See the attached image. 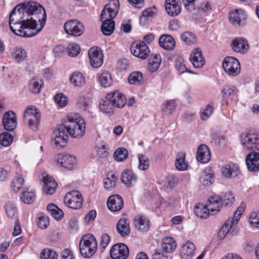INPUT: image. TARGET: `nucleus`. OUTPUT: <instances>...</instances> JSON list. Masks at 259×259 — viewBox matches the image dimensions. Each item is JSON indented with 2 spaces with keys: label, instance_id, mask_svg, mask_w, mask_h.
I'll list each match as a JSON object with an SVG mask.
<instances>
[{
  "label": "nucleus",
  "instance_id": "f257e3e1",
  "mask_svg": "<svg viewBox=\"0 0 259 259\" xmlns=\"http://www.w3.org/2000/svg\"><path fill=\"white\" fill-rule=\"evenodd\" d=\"M46 13L38 3L30 2L18 5L9 16V26L15 34L29 37L37 34L45 25Z\"/></svg>",
  "mask_w": 259,
  "mask_h": 259
},
{
  "label": "nucleus",
  "instance_id": "f03ea898",
  "mask_svg": "<svg viewBox=\"0 0 259 259\" xmlns=\"http://www.w3.org/2000/svg\"><path fill=\"white\" fill-rule=\"evenodd\" d=\"M85 130L83 118L77 113H71L64 119L62 124L58 126L54 131L52 144L56 148L65 146L67 135L65 130L72 138H79L83 136Z\"/></svg>",
  "mask_w": 259,
  "mask_h": 259
},
{
  "label": "nucleus",
  "instance_id": "7ed1b4c3",
  "mask_svg": "<svg viewBox=\"0 0 259 259\" xmlns=\"http://www.w3.org/2000/svg\"><path fill=\"white\" fill-rule=\"evenodd\" d=\"M97 242L95 237L91 234L83 236L79 243V250L81 255L85 257H90L96 252Z\"/></svg>",
  "mask_w": 259,
  "mask_h": 259
},
{
  "label": "nucleus",
  "instance_id": "20e7f679",
  "mask_svg": "<svg viewBox=\"0 0 259 259\" xmlns=\"http://www.w3.org/2000/svg\"><path fill=\"white\" fill-rule=\"evenodd\" d=\"M40 118L41 115L39 110L34 106H28L23 113L24 122L34 131L38 130Z\"/></svg>",
  "mask_w": 259,
  "mask_h": 259
},
{
  "label": "nucleus",
  "instance_id": "39448f33",
  "mask_svg": "<svg viewBox=\"0 0 259 259\" xmlns=\"http://www.w3.org/2000/svg\"><path fill=\"white\" fill-rule=\"evenodd\" d=\"M243 148L247 150L259 151V134L256 132L243 133L240 136Z\"/></svg>",
  "mask_w": 259,
  "mask_h": 259
},
{
  "label": "nucleus",
  "instance_id": "423d86ee",
  "mask_svg": "<svg viewBox=\"0 0 259 259\" xmlns=\"http://www.w3.org/2000/svg\"><path fill=\"white\" fill-rule=\"evenodd\" d=\"M119 5L118 0H109L101 12V21L113 20L118 13Z\"/></svg>",
  "mask_w": 259,
  "mask_h": 259
},
{
  "label": "nucleus",
  "instance_id": "0eeeda50",
  "mask_svg": "<svg viewBox=\"0 0 259 259\" xmlns=\"http://www.w3.org/2000/svg\"><path fill=\"white\" fill-rule=\"evenodd\" d=\"M223 67L225 71L230 76H236L240 72L239 61L233 57H226L223 62Z\"/></svg>",
  "mask_w": 259,
  "mask_h": 259
},
{
  "label": "nucleus",
  "instance_id": "6e6552de",
  "mask_svg": "<svg viewBox=\"0 0 259 259\" xmlns=\"http://www.w3.org/2000/svg\"><path fill=\"white\" fill-rule=\"evenodd\" d=\"M245 204H241L237 208L235 211L233 218L231 220H229L222 228L221 230L219 232V236L220 237H224L229 231L230 229L232 227L237 224L239 220L240 219L241 214L244 212L245 210Z\"/></svg>",
  "mask_w": 259,
  "mask_h": 259
},
{
  "label": "nucleus",
  "instance_id": "1a4fd4ad",
  "mask_svg": "<svg viewBox=\"0 0 259 259\" xmlns=\"http://www.w3.org/2000/svg\"><path fill=\"white\" fill-rule=\"evenodd\" d=\"M64 201L68 206L74 209L81 208L83 202L81 194L76 190L68 192L64 197Z\"/></svg>",
  "mask_w": 259,
  "mask_h": 259
},
{
  "label": "nucleus",
  "instance_id": "9d476101",
  "mask_svg": "<svg viewBox=\"0 0 259 259\" xmlns=\"http://www.w3.org/2000/svg\"><path fill=\"white\" fill-rule=\"evenodd\" d=\"M65 32L71 35L78 36L84 31L83 25L76 20H71L66 22L64 26Z\"/></svg>",
  "mask_w": 259,
  "mask_h": 259
},
{
  "label": "nucleus",
  "instance_id": "9b49d317",
  "mask_svg": "<svg viewBox=\"0 0 259 259\" xmlns=\"http://www.w3.org/2000/svg\"><path fill=\"white\" fill-rule=\"evenodd\" d=\"M131 51L133 55L142 59L147 58L150 54L148 47L144 42H133L131 46Z\"/></svg>",
  "mask_w": 259,
  "mask_h": 259
},
{
  "label": "nucleus",
  "instance_id": "f8f14e48",
  "mask_svg": "<svg viewBox=\"0 0 259 259\" xmlns=\"http://www.w3.org/2000/svg\"><path fill=\"white\" fill-rule=\"evenodd\" d=\"M88 56L91 66L94 68L100 67L103 63V54L101 49L92 47L88 52Z\"/></svg>",
  "mask_w": 259,
  "mask_h": 259
},
{
  "label": "nucleus",
  "instance_id": "ddd939ff",
  "mask_svg": "<svg viewBox=\"0 0 259 259\" xmlns=\"http://www.w3.org/2000/svg\"><path fill=\"white\" fill-rule=\"evenodd\" d=\"M112 259H126L129 254L127 246L123 243L114 245L110 251Z\"/></svg>",
  "mask_w": 259,
  "mask_h": 259
},
{
  "label": "nucleus",
  "instance_id": "4468645a",
  "mask_svg": "<svg viewBox=\"0 0 259 259\" xmlns=\"http://www.w3.org/2000/svg\"><path fill=\"white\" fill-rule=\"evenodd\" d=\"M245 162L248 170L250 172L259 171V152H251L246 155Z\"/></svg>",
  "mask_w": 259,
  "mask_h": 259
},
{
  "label": "nucleus",
  "instance_id": "2eb2a0df",
  "mask_svg": "<svg viewBox=\"0 0 259 259\" xmlns=\"http://www.w3.org/2000/svg\"><path fill=\"white\" fill-rule=\"evenodd\" d=\"M231 46L233 51L241 54L246 53L249 48L247 40L243 37H236L232 40Z\"/></svg>",
  "mask_w": 259,
  "mask_h": 259
},
{
  "label": "nucleus",
  "instance_id": "dca6fc26",
  "mask_svg": "<svg viewBox=\"0 0 259 259\" xmlns=\"http://www.w3.org/2000/svg\"><path fill=\"white\" fill-rule=\"evenodd\" d=\"M17 118L16 114L12 111L6 112L3 118V125L5 129L8 131L14 130L17 126Z\"/></svg>",
  "mask_w": 259,
  "mask_h": 259
},
{
  "label": "nucleus",
  "instance_id": "f3484780",
  "mask_svg": "<svg viewBox=\"0 0 259 259\" xmlns=\"http://www.w3.org/2000/svg\"><path fill=\"white\" fill-rule=\"evenodd\" d=\"M165 9L168 15L177 16L182 10L181 2L180 0H165Z\"/></svg>",
  "mask_w": 259,
  "mask_h": 259
},
{
  "label": "nucleus",
  "instance_id": "a211bd4d",
  "mask_svg": "<svg viewBox=\"0 0 259 259\" xmlns=\"http://www.w3.org/2000/svg\"><path fill=\"white\" fill-rule=\"evenodd\" d=\"M230 22L234 26H243L246 23V15L242 10H236L230 13Z\"/></svg>",
  "mask_w": 259,
  "mask_h": 259
},
{
  "label": "nucleus",
  "instance_id": "6ab92c4d",
  "mask_svg": "<svg viewBox=\"0 0 259 259\" xmlns=\"http://www.w3.org/2000/svg\"><path fill=\"white\" fill-rule=\"evenodd\" d=\"M206 205L210 210L211 214H215L222 207V199L218 195H212L208 198Z\"/></svg>",
  "mask_w": 259,
  "mask_h": 259
},
{
  "label": "nucleus",
  "instance_id": "aec40b11",
  "mask_svg": "<svg viewBox=\"0 0 259 259\" xmlns=\"http://www.w3.org/2000/svg\"><path fill=\"white\" fill-rule=\"evenodd\" d=\"M196 249L193 242L187 241L182 245L180 254L183 259H190L194 256Z\"/></svg>",
  "mask_w": 259,
  "mask_h": 259
},
{
  "label": "nucleus",
  "instance_id": "412c9836",
  "mask_svg": "<svg viewBox=\"0 0 259 259\" xmlns=\"http://www.w3.org/2000/svg\"><path fill=\"white\" fill-rule=\"evenodd\" d=\"M190 60L195 68H201L205 63L202 51L198 48L194 49L190 53Z\"/></svg>",
  "mask_w": 259,
  "mask_h": 259
},
{
  "label": "nucleus",
  "instance_id": "4be33fe9",
  "mask_svg": "<svg viewBox=\"0 0 259 259\" xmlns=\"http://www.w3.org/2000/svg\"><path fill=\"white\" fill-rule=\"evenodd\" d=\"M134 225L139 231L146 232L150 228V222L145 216L137 215L134 219Z\"/></svg>",
  "mask_w": 259,
  "mask_h": 259
},
{
  "label": "nucleus",
  "instance_id": "5701e85b",
  "mask_svg": "<svg viewBox=\"0 0 259 259\" xmlns=\"http://www.w3.org/2000/svg\"><path fill=\"white\" fill-rule=\"evenodd\" d=\"M57 161L60 166L69 170L72 169L76 161L75 157L68 154H59Z\"/></svg>",
  "mask_w": 259,
  "mask_h": 259
},
{
  "label": "nucleus",
  "instance_id": "b1692460",
  "mask_svg": "<svg viewBox=\"0 0 259 259\" xmlns=\"http://www.w3.org/2000/svg\"><path fill=\"white\" fill-rule=\"evenodd\" d=\"M107 207L112 211H118L121 209L123 205L122 198L118 195L111 196L109 197L107 203Z\"/></svg>",
  "mask_w": 259,
  "mask_h": 259
},
{
  "label": "nucleus",
  "instance_id": "393cba45",
  "mask_svg": "<svg viewBox=\"0 0 259 259\" xmlns=\"http://www.w3.org/2000/svg\"><path fill=\"white\" fill-rule=\"evenodd\" d=\"M211 155L208 147L204 144H201L197 149V160L202 163H207L210 159Z\"/></svg>",
  "mask_w": 259,
  "mask_h": 259
},
{
  "label": "nucleus",
  "instance_id": "a878e982",
  "mask_svg": "<svg viewBox=\"0 0 259 259\" xmlns=\"http://www.w3.org/2000/svg\"><path fill=\"white\" fill-rule=\"evenodd\" d=\"M43 178V191L48 194H53L56 190L57 184L55 180L46 174H42Z\"/></svg>",
  "mask_w": 259,
  "mask_h": 259
},
{
  "label": "nucleus",
  "instance_id": "bb28decb",
  "mask_svg": "<svg viewBox=\"0 0 259 259\" xmlns=\"http://www.w3.org/2000/svg\"><path fill=\"white\" fill-rule=\"evenodd\" d=\"M239 172L238 166L232 163L226 164L222 168V174L226 178L235 177Z\"/></svg>",
  "mask_w": 259,
  "mask_h": 259
},
{
  "label": "nucleus",
  "instance_id": "cd10ccee",
  "mask_svg": "<svg viewBox=\"0 0 259 259\" xmlns=\"http://www.w3.org/2000/svg\"><path fill=\"white\" fill-rule=\"evenodd\" d=\"M137 178L136 175L131 170H124L121 175V181L127 187H131L136 185Z\"/></svg>",
  "mask_w": 259,
  "mask_h": 259
},
{
  "label": "nucleus",
  "instance_id": "c85d7f7f",
  "mask_svg": "<svg viewBox=\"0 0 259 259\" xmlns=\"http://www.w3.org/2000/svg\"><path fill=\"white\" fill-rule=\"evenodd\" d=\"M159 46L166 50H172L175 46V41L172 37L168 34L162 35L159 39Z\"/></svg>",
  "mask_w": 259,
  "mask_h": 259
},
{
  "label": "nucleus",
  "instance_id": "c756f323",
  "mask_svg": "<svg viewBox=\"0 0 259 259\" xmlns=\"http://www.w3.org/2000/svg\"><path fill=\"white\" fill-rule=\"evenodd\" d=\"M113 97L106 95L104 100H103L100 103V110L106 113L112 114L113 113L115 106L111 100L113 99Z\"/></svg>",
  "mask_w": 259,
  "mask_h": 259
},
{
  "label": "nucleus",
  "instance_id": "7c9ffc66",
  "mask_svg": "<svg viewBox=\"0 0 259 259\" xmlns=\"http://www.w3.org/2000/svg\"><path fill=\"white\" fill-rule=\"evenodd\" d=\"M177 246L175 239L171 237H164L161 242V248L164 252L169 253L174 251Z\"/></svg>",
  "mask_w": 259,
  "mask_h": 259
},
{
  "label": "nucleus",
  "instance_id": "2f4dec72",
  "mask_svg": "<svg viewBox=\"0 0 259 259\" xmlns=\"http://www.w3.org/2000/svg\"><path fill=\"white\" fill-rule=\"evenodd\" d=\"M107 94L108 96L113 97V99L111 100L116 107L122 108L126 103V100L124 95L119 92L115 91Z\"/></svg>",
  "mask_w": 259,
  "mask_h": 259
},
{
  "label": "nucleus",
  "instance_id": "473e14b6",
  "mask_svg": "<svg viewBox=\"0 0 259 259\" xmlns=\"http://www.w3.org/2000/svg\"><path fill=\"white\" fill-rule=\"evenodd\" d=\"M70 83L75 87L80 88L85 84V77L79 72H74L69 78Z\"/></svg>",
  "mask_w": 259,
  "mask_h": 259
},
{
  "label": "nucleus",
  "instance_id": "72a5a7b5",
  "mask_svg": "<svg viewBox=\"0 0 259 259\" xmlns=\"http://www.w3.org/2000/svg\"><path fill=\"white\" fill-rule=\"evenodd\" d=\"M116 229L121 236H128L130 233V228L127 220L124 218L120 219L117 224Z\"/></svg>",
  "mask_w": 259,
  "mask_h": 259
},
{
  "label": "nucleus",
  "instance_id": "f704fd0d",
  "mask_svg": "<svg viewBox=\"0 0 259 259\" xmlns=\"http://www.w3.org/2000/svg\"><path fill=\"white\" fill-rule=\"evenodd\" d=\"M44 85L42 79L38 77L32 78L28 84L29 91L34 94L39 93L41 88Z\"/></svg>",
  "mask_w": 259,
  "mask_h": 259
},
{
  "label": "nucleus",
  "instance_id": "c9c22d12",
  "mask_svg": "<svg viewBox=\"0 0 259 259\" xmlns=\"http://www.w3.org/2000/svg\"><path fill=\"white\" fill-rule=\"evenodd\" d=\"M161 58L159 54H152L149 59L148 68L149 70L153 72L156 71L161 64Z\"/></svg>",
  "mask_w": 259,
  "mask_h": 259
},
{
  "label": "nucleus",
  "instance_id": "e433bc0d",
  "mask_svg": "<svg viewBox=\"0 0 259 259\" xmlns=\"http://www.w3.org/2000/svg\"><path fill=\"white\" fill-rule=\"evenodd\" d=\"M156 13L155 7L146 9L142 12V15L139 18L141 23L146 24L148 21H150Z\"/></svg>",
  "mask_w": 259,
  "mask_h": 259
},
{
  "label": "nucleus",
  "instance_id": "4c0bfd02",
  "mask_svg": "<svg viewBox=\"0 0 259 259\" xmlns=\"http://www.w3.org/2000/svg\"><path fill=\"white\" fill-rule=\"evenodd\" d=\"M47 210L50 215L56 220H61L64 215L63 211L54 203L49 204Z\"/></svg>",
  "mask_w": 259,
  "mask_h": 259
},
{
  "label": "nucleus",
  "instance_id": "58836bf2",
  "mask_svg": "<svg viewBox=\"0 0 259 259\" xmlns=\"http://www.w3.org/2000/svg\"><path fill=\"white\" fill-rule=\"evenodd\" d=\"M36 198L35 192L32 190L27 188L20 194V199L22 201L26 204H30L33 202Z\"/></svg>",
  "mask_w": 259,
  "mask_h": 259
},
{
  "label": "nucleus",
  "instance_id": "ea45409f",
  "mask_svg": "<svg viewBox=\"0 0 259 259\" xmlns=\"http://www.w3.org/2000/svg\"><path fill=\"white\" fill-rule=\"evenodd\" d=\"M117 180V176L112 172L107 174L104 180V186L106 190H111L115 187Z\"/></svg>",
  "mask_w": 259,
  "mask_h": 259
},
{
  "label": "nucleus",
  "instance_id": "a19ab883",
  "mask_svg": "<svg viewBox=\"0 0 259 259\" xmlns=\"http://www.w3.org/2000/svg\"><path fill=\"white\" fill-rule=\"evenodd\" d=\"M98 81L103 88L110 87L112 83V79L110 73L107 71L102 72L98 77Z\"/></svg>",
  "mask_w": 259,
  "mask_h": 259
},
{
  "label": "nucleus",
  "instance_id": "79ce46f5",
  "mask_svg": "<svg viewBox=\"0 0 259 259\" xmlns=\"http://www.w3.org/2000/svg\"><path fill=\"white\" fill-rule=\"evenodd\" d=\"M186 154L184 152H179L176 158V167L179 170L183 171L187 169L188 164L185 161Z\"/></svg>",
  "mask_w": 259,
  "mask_h": 259
},
{
  "label": "nucleus",
  "instance_id": "37998d69",
  "mask_svg": "<svg viewBox=\"0 0 259 259\" xmlns=\"http://www.w3.org/2000/svg\"><path fill=\"white\" fill-rule=\"evenodd\" d=\"M103 23L101 26V30L105 35H111L115 27V23L113 20L101 21Z\"/></svg>",
  "mask_w": 259,
  "mask_h": 259
},
{
  "label": "nucleus",
  "instance_id": "c03bdc74",
  "mask_svg": "<svg viewBox=\"0 0 259 259\" xmlns=\"http://www.w3.org/2000/svg\"><path fill=\"white\" fill-rule=\"evenodd\" d=\"M195 214L200 218H207L210 213V210L206 205L199 204L197 205L194 209Z\"/></svg>",
  "mask_w": 259,
  "mask_h": 259
},
{
  "label": "nucleus",
  "instance_id": "a18cd8bd",
  "mask_svg": "<svg viewBox=\"0 0 259 259\" xmlns=\"http://www.w3.org/2000/svg\"><path fill=\"white\" fill-rule=\"evenodd\" d=\"M181 38L183 41L188 45H193L197 41L195 35L190 31H186L182 33Z\"/></svg>",
  "mask_w": 259,
  "mask_h": 259
},
{
  "label": "nucleus",
  "instance_id": "49530a36",
  "mask_svg": "<svg viewBox=\"0 0 259 259\" xmlns=\"http://www.w3.org/2000/svg\"><path fill=\"white\" fill-rule=\"evenodd\" d=\"M176 106L177 104L175 100L166 101L162 104V110L165 114H171L175 110Z\"/></svg>",
  "mask_w": 259,
  "mask_h": 259
},
{
  "label": "nucleus",
  "instance_id": "de8ad7c7",
  "mask_svg": "<svg viewBox=\"0 0 259 259\" xmlns=\"http://www.w3.org/2000/svg\"><path fill=\"white\" fill-rule=\"evenodd\" d=\"M5 209L7 217L9 218H14L17 214V207L12 202H7L5 206Z\"/></svg>",
  "mask_w": 259,
  "mask_h": 259
},
{
  "label": "nucleus",
  "instance_id": "09e8293b",
  "mask_svg": "<svg viewBox=\"0 0 259 259\" xmlns=\"http://www.w3.org/2000/svg\"><path fill=\"white\" fill-rule=\"evenodd\" d=\"M130 84H141L143 82V74L140 72H133L128 76Z\"/></svg>",
  "mask_w": 259,
  "mask_h": 259
},
{
  "label": "nucleus",
  "instance_id": "8fccbe9b",
  "mask_svg": "<svg viewBox=\"0 0 259 259\" xmlns=\"http://www.w3.org/2000/svg\"><path fill=\"white\" fill-rule=\"evenodd\" d=\"M12 56L16 61L20 62L26 58L27 53L24 49L21 48H17L14 50Z\"/></svg>",
  "mask_w": 259,
  "mask_h": 259
},
{
  "label": "nucleus",
  "instance_id": "3c124183",
  "mask_svg": "<svg viewBox=\"0 0 259 259\" xmlns=\"http://www.w3.org/2000/svg\"><path fill=\"white\" fill-rule=\"evenodd\" d=\"M128 156V151L124 148L117 149L114 153V158L117 161H122L126 159Z\"/></svg>",
  "mask_w": 259,
  "mask_h": 259
},
{
  "label": "nucleus",
  "instance_id": "603ef678",
  "mask_svg": "<svg viewBox=\"0 0 259 259\" xmlns=\"http://www.w3.org/2000/svg\"><path fill=\"white\" fill-rule=\"evenodd\" d=\"M24 182V178L21 176H16L11 182V188L12 190L15 192H18L22 186Z\"/></svg>",
  "mask_w": 259,
  "mask_h": 259
},
{
  "label": "nucleus",
  "instance_id": "864d4df0",
  "mask_svg": "<svg viewBox=\"0 0 259 259\" xmlns=\"http://www.w3.org/2000/svg\"><path fill=\"white\" fill-rule=\"evenodd\" d=\"M13 140L12 135L7 132H4L0 135V144L5 147L10 146Z\"/></svg>",
  "mask_w": 259,
  "mask_h": 259
},
{
  "label": "nucleus",
  "instance_id": "5fc2aeb1",
  "mask_svg": "<svg viewBox=\"0 0 259 259\" xmlns=\"http://www.w3.org/2000/svg\"><path fill=\"white\" fill-rule=\"evenodd\" d=\"M58 254L50 249L45 248L40 253L41 259H57Z\"/></svg>",
  "mask_w": 259,
  "mask_h": 259
},
{
  "label": "nucleus",
  "instance_id": "6e6d98bb",
  "mask_svg": "<svg viewBox=\"0 0 259 259\" xmlns=\"http://www.w3.org/2000/svg\"><path fill=\"white\" fill-rule=\"evenodd\" d=\"M249 221L252 227L259 228V211L251 212L249 215Z\"/></svg>",
  "mask_w": 259,
  "mask_h": 259
},
{
  "label": "nucleus",
  "instance_id": "4d7b16f0",
  "mask_svg": "<svg viewBox=\"0 0 259 259\" xmlns=\"http://www.w3.org/2000/svg\"><path fill=\"white\" fill-rule=\"evenodd\" d=\"M50 221L48 216L40 214L38 217L37 224L38 227L42 229H46L49 225Z\"/></svg>",
  "mask_w": 259,
  "mask_h": 259
},
{
  "label": "nucleus",
  "instance_id": "13d9d810",
  "mask_svg": "<svg viewBox=\"0 0 259 259\" xmlns=\"http://www.w3.org/2000/svg\"><path fill=\"white\" fill-rule=\"evenodd\" d=\"M55 103L60 107H65L67 103V97L62 93H58L54 97Z\"/></svg>",
  "mask_w": 259,
  "mask_h": 259
},
{
  "label": "nucleus",
  "instance_id": "bf43d9fd",
  "mask_svg": "<svg viewBox=\"0 0 259 259\" xmlns=\"http://www.w3.org/2000/svg\"><path fill=\"white\" fill-rule=\"evenodd\" d=\"M96 155L100 158H106L108 156V152L104 143L99 144L96 147Z\"/></svg>",
  "mask_w": 259,
  "mask_h": 259
},
{
  "label": "nucleus",
  "instance_id": "052dcab7",
  "mask_svg": "<svg viewBox=\"0 0 259 259\" xmlns=\"http://www.w3.org/2000/svg\"><path fill=\"white\" fill-rule=\"evenodd\" d=\"M139 161V168L142 170H147L149 166L148 158L143 154H140L138 157Z\"/></svg>",
  "mask_w": 259,
  "mask_h": 259
},
{
  "label": "nucleus",
  "instance_id": "680f3d73",
  "mask_svg": "<svg viewBox=\"0 0 259 259\" xmlns=\"http://www.w3.org/2000/svg\"><path fill=\"white\" fill-rule=\"evenodd\" d=\"M199 180L202 185L207 186L211 184L212 178L210 174L204 171L201 175Z\"/></svg>",
  "mask_w": 259,
  "mask_h": 259
},
{
  "label": "nucleus",
  "instance_id": "e2e57ef3",
  "mask_svg": "<svg viewBox=\"0 0 259 259\" xmlns=\"http://www.w3.org/2000/svg\"><path fill=\"white\" fill-rule=\"evenodd\" d=\"M80 52L79 46L75 44H70L68 47V54L71 57L76 56Z\"/></svg>",
  "mask_w": 259,
  "mask_h": 259
},
{
  "label": "nucleus",
  "instance_id": "0e129e2a",
  "mask_svg": "<svg viewBox=\"0 0 259 259\" xmlns=\"http://www.w3.org/2000/svg\"><path fill=\"white\" fill-rule=\"evenodd\" d=\"M238 91L236 88L233 85H227L224 87L222 93L224 96L226 97H230L236 94Z\"/></svg>",
  "mask_w": 259,
  "mask_h": 259
},
{
  "label": "nucleus",
  "instance_id": "69168bd1",
  "mask_svg": "<svg viewBox=\"0 0 259 259\" xmlns=\"http://www.w3.org/2000/svg\"><path fill=\"white\" fill-rule=\"evenodd\" d=\"M213 112V107L211 105H207L201 112V118L202 120L207 119Z\"/></svg>",
  "mask_w": 259,
  "mask_h": 259
},
{
  "label": "nucleus",
  "instance_id": "338daca9",
  "mask_svg": "<svg viewBox=\"0 0 259 259\" xmlns=\"http://www.w3.org/2000/svg\"><path fill=\"white\" fill-rule=\"evenodd\" d=\"M110 241V237L107 234H103L101 237L100 248L102 252L106 249Z\"/></svg>",
  "mask_w": 259,
  "mask_h": 259
},
{
  "label": "nucleus",
  "instance_id": "774afa93",
  "mask_svg": "<svg viewBox=\"0 0 259 259\" xmlns=\"http://www.w3.org/2000/svg\"><path fill=\"white\" fill-rule=\"evenodd\" d=\"M196 0H182L184 7L187 11L192 12L195 10L194 2Z\"/></svg>",
  "mask_w": 259,
  "mask_h": 259
}]
</instances>
